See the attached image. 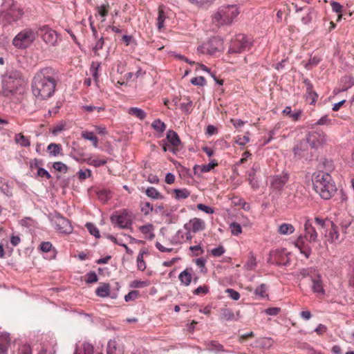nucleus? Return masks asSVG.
Masks as SVG:
<instances>
[{
	"label": "nucleus",
	"instance_id": "28",
	"mask_svg": "<svg viewBox=\"0 0 354 354\" xmlns=\"http://www.w3.org/2000/svg\"><path fill=\"white\" fill-rule=\"evenodd\" d=\"M81 136L82 138H84L85 140H90L92 143V145L95 148L98 147L99 140L97 138V136H95L94 135V133L93 132L88 131H83L81 133Z\"/></svg>",
	"mask_w": 354,
	"mask_h": 354
},
{
	"label": "nucleus",
	"instance_id": "51",
	"mask_svg": "<svg viewBox=\"0 0 354 354\" xmlns=\"http://www.w3.org/2000/svg\"><path fill=\"white\" fill-rule=\"evenodd\" d=\"M140 296V292L138 290H131L124 297V300L127 302L134 301Z\"/></svg>",
	"mask_w": 354,
	"mask_h": 354
},
{
	"label": "nucleus",
	"instance_id": "46",
	"mask_svg": "<svg viewBox=\"0 0 354 354\" xmlns=\"http://www.w3.org/2000/svg\"><path fill=\"white\" fill-rule=\"evenodd\" d=\"M218 165V162L216 160H212L208 164L203 165L201 167V170L203 173L209 172Z\"/></svg>",
	"mask_w": 354,
	"mask_h": 354
},
{
	"label": "nucleus",
	"instance_id": "11",
	"mask_svg": "<svg viewBox=\"0 0 354 354\" xmlns=\"http://www.w3.org/2000/svg\"><path fill=\"white\" fill-rule=\"evenodd\" d=\"M37 35H40L43 41L51 46H55L57 42L58 35L52 28L47 26H44L39 28Z\"/></svg>",
	"mask_w": 354,
	"mask_h": 354
},
{
	"label": "nucleus",
	"instance_id": "4",
	"mask_svg": "<svg viewBox=\"0 0 354 354\" xmlns=\"http://www.w3.org/2000/svg\"><path fill=\"white\" fill-rule=\"evenodd\" d=\"M240 13L236 5L220 6L212 15V24L216 27L231 25Z\"/></svg>",
	"mask_w": 354,
	"mask_h": 354
},
{
	"label": "nucleus",
	"instance_id": "48",
	"mask_svg": "<svg viewBox=\"0 0 354 354\" xmlns=\"http://www.w3.org/2000/svg\"><path fill=\"white\" fill-rule=\"evenodd\" d=\"M86 227L91 234L93 235L96 238L100 237V232L95 225L88 223L86 224Z\"/></svg>",
	"mask_w": 354,
	"mask_h": 354
},
{
	"label": "nucleus",
	"instance_id": "58",
	"mask_svg": "<svg viewBox=\"0 0 354 354\" xmlns=\"http://www.w3.org/2000/svg\"><path fill=\"white\" fill-rule=\"evenodd\" d=\"M209 292V288L207 286H201L194 290L195 295H206Z\"/></svg>",
	"mask_w": 354,
	"mask_h": 354
},
{
	"label": "nucleus",
	"instance_id": "27",
	"mask_svg": "<svg viewBox=\"0 0 354 354\" xmlns=\"http://www.w3.org/2000/svg\"><path fill=\"white\" fill-rule=\"evenodd\" d=\"M62 150V147L60 144L50 143L47 147V151L51 156L63 155Z\"/></svg>",
	"mask_w": 354,
	"mask_h": 354
},
{
	"label": "nucleus",
	"instance_id": "19",
	"mask_svg": "<svg viewBox=\"0 0 354 354\" xmlns=\"http://www.w3.org/2000/svg\"><path fill=\"white\" fill-rule=\"evenodd\" d=\"M312 290L317 296H324L325 290L324 289L322 277L319 274L311 277Z\"/></svg>",
	"mask_w": 354,
	"mask_h": 354
},
{
	"label": "nucleus",
	"instance_id": "32",
	"mask_svg": "<svg viewBox=\"0 0 354 354\" xmlns=\"http://www.w3.org/2000/svg\"><path fill=\"white\" fill-rule=\"evenodd\" d=\"M315 223L320 228V229H328L329 227H333V221L327 218H322L319 217H316L315 218Z\"/></svg>",
	"mask_w": 354,
	"mask_h": 354
},
{
	"label": "nucleus",
	"instance_id": "6",
	"mask_svg": "<svg viewBox=\"0 0 354 354\" xmlns=\"http://www.w3.org/2000/svg\"><path fill=\"white\" fill-rule=\"evenodd\" d=\"M37 32L34 29L26 28L21 30L12 39V45L19 49H26L36 39Z\"/></svg>",
	"mask_w": 354,
	"mask_h": 354
},
{
	"label": "nucleus",
	"instance_id": "63",
	"mask_svg": "<svg viewBox=\"0 0 354 354\" xmlns=\"http://www.w3.org/2000/svg\"><path fill=\"white\" fill-rule=\"evenodd\" d=\"M302 113L303 112L301 110H297L291 114L290 118H291V120L294 122L299 121L301 118Z\"/></svg>",
	"mask_w": 354,
	"mask_h": 354
},
{
	"label": "nucleus",
	"instance_id": "14",
	"mask_svg": "<svg viewBox=\"0 0 354 354\" xmlns=\"http://www.w3.org/2000/svg\"><path fill=\"white\" fill-rule=\"evenodd\" d=\"M295 246L299 250L306 259H308L312 253V248L308 243L306 242L305 238L300 235L294 242Z\"/></svg>",
	"mask_w": 354,
	"mask_h": 354
},
{
	"label": "nucleus",
	"instance_id": "57",
	"mask_svg": "<svg viewBox=\"0 0 354 354\" xmlns=\"http://www.w3.org/2000/svg\"><path fill=\"white\" fill-rule=\"evenodd\" d=\"M17 354H32V348L29 345L24 344L19 348Z\"/></svg>",
	"mask_w": 354,
	"mask_h": 354
},
{
	"label": "nucleus",
	"instance_id": "17",
	"mask_svg": "<svg viewBox=\"0 0 354 354\" xmlns=\"http://www.w3.org/2000/svg\"><path fill=\"white\" fill-rule=\"evenodd\" d=\"M305 235L303 236L309 243H314L317 240V232L312 223L307 221L304 224Z\"/></svg>",
	"mask_w": 354,
	"mask_h": 354
},
{
	"label": "nucleus",
	"instance_id": "50",
	"mask_svg": "<svg viewBox=\"0 0 354 354\" xmlns=\"http://www.w3.org/2000/svg\"><path fill=\"white\" fill-rule=\"evenodd\" d=\"M192 107V102L189 99H187V102H182L180 105V109H181V111L186 113H189L191 112Z\"/></svg>",
	"mask_w": 354,
	"mask_h": 354
},
{
	"label": "nucleus",
	"instance_id": "47",
	"mask_svg": "<svg viewBox=\"0 0 354 354\" xmlns=\"http://www.w3.org/2000/svg\"><path fill=\"white\" fill-rule=\"evenodd\" d=\"M230 228L231 233L234 236H238L242 232V228L239 223L234 222L230 224Z\"/></svg>",
	"mask_w": 354,
	"mask_h": 354
},
{
	"label": "nucleus",
	"instance_id": "53",
	"mask_svg": "<svg viewBox=\"0 0 354 354\" xmlns=\"http://www.w3.org/2000/svg\"><path fill=\"white\" fill-rule=\"evenodd\" d=\"M191 83L196 86H203L206 84V80L202 76L194 77L191 80Z\"/></svg>",
	"mask_w": 354,
	"mask_h": 354
},
{
	"label": "nucleus",
	"instance_id": "16",
	"mask_svg": "<svg viewBox=\"0 0 354 354\" xmlns=\"http://www.w3.org/2000/svg\"><path fill=\"white\" fill-rule=\"evenodd\" d=\"M288 179V176L286 175H280V176H274L271 177L270 178V185L271 188L273 190L280 191L283 189V186L286 185Z\"/></svg>",
	"mask_w": 354,
	"mask_h": 354
},
{
	"label": "nucleus",
	"instance_id": "64",
	"mask_svg": "<svg viewBox=\"0 0 354 354\" xmlns=\"http://www.w3.org/2000/svg\"><path fill=\"white\" fill-rule=\"evenodd\" d=\"M97 281V276L94 272H91L87 274L86 282L87 283H92Z\"/></svg>",
	"mask_w": 354,
	"mask_h": 354
},
{
	"label": "nucleus",
	"instance_id": "42",
	"mask_svg": "<svg viewBox=\"0 0 354 354\" xmlns=\"http://www.w3.org/2000/svg\"><path fill=\"white\" fill-rule=\"evenodd\" d=\"M151 127L153 129L160 133L164 132L166 129V124L159 119L155 120L152 122Z\"/></svg>",
	"mask_w": 354,
	"mask_h": 354
},
{
	"label": "nucleus",
	"instance_id": "10",
	"mask_svg": "<svg viewBox=\"0 0 354 354\" xmlns=\"http://www.w3.org/2000/svg\"><path fill=\"white\" fill-rule=\"evenodd\" d=\"M111 221L120 228L127 229L132 224V214L127 209H122L113 214L111 216Z\"/></svg>",
	"mask_w": 354,
	"mask_h": 354
},
{
	"label": "nucleus",
	"instance_id": "26",
	"mask_svg": "<svg viewBox=\"0 0 354 354\" xmlns=\"http://www.w3.org/2000/svg\"><path fill=\"white\" fill-rule=\"evenodd\" d=\"M339 232L337 227L333 223V227H329L326 232L325 236L328 241L334 242L339 238Z\"/></svg>",
	"mask_w": 354,
	"mask_h": 354
},
{
	"label": "nucleus",
	"instance_id": "12",
	"mask_svg": "<svg viewBox=\"0 0 354 354\" xmlns=\"http://www.w3.org/2000/svg\"><path fill=\"white\" fill-rule=\"evenodd\" d=\"M310 148H317L326 142V134L322 131H315L308 133L306 138Z\"/></svg>",
	"mask_w": 354,
	"mask_h": 354
},
{
	"label": "nucleus",
	"instance_id": "62",
	"mask_svg": "<svg viewBox=\"0 0 354 354\" xmlns=\"http://www.w3.org/2000/svg\"><path fill=\"white\" fill-rule=\"evenodd\" d=\"M82 109L84 111H87V112H93L94 111H97V112H100L102 111H104V108H103V107H97V106H92V105H86V106H82Z\"/></svg>",
	"mask_w": 354,
	"mask_h": 354
},
{
	"label": "nucleus",
	"instance_id": "43",
	"mask_svg": "<svg viewBox=\"0 0 354 354\" xmlns=\"http://www.w3.org/2000/svg\"><path fill=\"white\" fill-rule=\"evenodd\" d=\"M254 294L260 298H265L268 297L267 286L263 283L261 284L256 288Z\"/></svg>",
	"mask_w": 354,
	"mask_h": 354
},
{
	"label": "nucleus",
	"instance_id": "18",
	"mask_svg": "<svg viewBox=\"0 0 354 354\" xmlns=\"http://www.w3.org/2000/svg\"><path fill=\"white\" fill-rule=\"evenodd\" d=\"M310 145L306 138L299 141V142L294 147V153L295 156L299 157H305L308 152Z\"/></svg>",
	"mask_w": 354,
	"mask_h": 354
},
{
	"label": "nucleus",
	"instance_id": "21",
	"mask_svg": "<svg viewBox=\"0 0 354 354\" xmlns=\"http://www.w3.org/2000/svg\"><path fill=\"white\" fill-rule=\"evenodd\" d=\"M271 257L274 259V262L278 265H287L288 261L285 260L287 257V252L285 249H277L272 250L270 253Z\"/></svg>",
	"mask_w": 354,
	"mask_h": 354
},
{
	"label": "nucleus",
	"instance_id": "55",
	"mask_svg": "<svg viewBox=\"0 0 354 354\" xmlns=\"http://www.w3.org/2000/svg\"><path fill=\"white\" fill-rule=\"evenodd\" d=\"M65 129V124L64 123H59L55 126H54L51 129L50 132L53 135L57 136L59 133H61L62 131Z\"/></svg>",
	"mask_w": 354,
	"mask_h": 354
},
{
	"label": "nucleus",
	"instance_id": "33",
	"mask_svg": "<svg viewBox=\"0 0 354 354\" xmlns=\"http://www.w3.org/2000/svg\"><path fill=\"white\" fill-rule=\"evenodd\" d=\"M342 90L346 91L354 85V78L351 76H344L341 78Z\"/></svg>",
	"mask_w": 354,
	"mask_h": 354
},
{
	"label": "nucleus",
	"instance_id": "7",
	"mask_svg": "<svg viewBox=\"0 0 354 354\" xmlns=\"http://www.w3.org/2000/svg\"><path fill=\"white\" fill-rule=\"evenodd\" d=\"M224 49L223 40L220 37H212L197 48L198 55H214Z\"/></svg>",
	"mask_w": 354,
	"mask_h": 354
},
{
	"label": "nucleus",
	"instance_id": "38",
	"mask_svg": "<svg viewBox=\"0 0 354 354\" xmlns=\"http://www.w3.org/2000/svg\"><path fill=\"white\" fill-rule=\"evenodd\" d=\"M206 349L210 351H219L223 350V346L216 341H209L205 343Z\"/></svg>",
	"mask_w": 354,
	"mask_h": 354
},
{
	"label": "nucleus",
	"instance_id": "60",
	"mask_svg": "<svg viewBox=\"0 0 354 354\" xmlns=\"http://www.w3.org/2000/svg\"><path fill=\"white\" fill-rule=\"evenodd\" d=\"M211 252L214 257H218L225 253V249L222 245H219L218 247L213 249Z\"/></svg>",
	"mask_w": 354,
	"mask_h": 354
},
{
	"label": "nucleus",
	"instance_id": "30",
	"mask_svg": "<svg viewBox=\"0 0 354 354\" xmlns=\"http://www.w3.org/2000/svg\"><path fill=\"white\" fill-rule=\"evenodd\" d=\"M15 141L21 147H28L30 146V138L25 136L22 133H17L15 136Z\"/></svg>",
	"mask_w": 354,
	"mask_h": 354
},
{
	"label": "nucleus",
	"instance_id": "9",
	"mask_svg": "<svg viewBox=\"0 0 354 354\" xmlns=\"http://www.w3.org/2000/svg\"><path fill=\"white\" fill-rule=\"evenodd\" d=\"M206 224L204 220L199 218H191L184 225V228L187 230L186 240L191 241L192 239V233H198L205 230Z\"/></svg>",
	"mask_w": 354,
	"mask_h": 354
},
{
	"label": "nucleus",
	"instance_id": "25",
	"mask_svg": "<svg viewBox=\"0 0 354 354\" xmlns=\"http://www.w3.org/2000/svg\"><path fill=\"white\" fill-rule=\"evenodd\" d=\"M83 161L86 162L88 165L95 167H100L106 163V160L104 158H100L99 156H91L88 158L84 159Z\"/></svg>",
	"mask_w": 354,
	"mask_h": 354
},
{
	"label": "nucleus",
	"instance_id": "31",
	"mask_svg": "<svg viewBox=\"0 0 354 354\" xmlns=\"http://www.w3.org/2000/svg\"><path fill=\"white\" fill-rule=\"evenodd\" d=\"M295 227L290 223H282L278 227V232L283 235H289L295 232Z\"/></svg>",
	"mask_w": 354,
	"mask_h": 354
},
{
	"label": "nucleus",
	"instance_id": "61",
	"mask_svg": "<svg viewBox=\"0 0 354 354\" xmlns=\"http://www.w3.org/2000/svg\"><path fill=\"white\" fill-rule=\"evenodd\" d=\"M304 83L306 86V92L308 95H313L314 97H317V94L313 90V84L308 80H305Z\"/></svg>",
	"mask_w": 354,
	"mask_h": 354
},
{
	"label": "nucleus",
	"instance_id": "37",
	"mask_svg": "<svg viewBox=\"0 0 354 354\" xmlns=\"http://www.w3.org/2000/svg\"><path fill=\"white\" fill-rule=\"evenodd\" d=\"M95 9L97 13L103 18L102 21H105V17L108 15L110 10L109 4L106 3L101 6H98Z\"/></svg>",
	"mask_w": 354,
	"mask_h": 354
},
{
	"label": "nucleus",
	"instance_id": "56",
	"mask_svg": "<svg viewBox=\"0 0 354 354\" xmlns=\"http://www.w3.org/2000/svg\"><path fill=\"white\" fill-rule=\"evenodd\" d=\"M225 292L227 293L228 297L234 301H237L240 299V294L234 289L227 288L225 290Z\"/></svg>",
	"mask_w": 354,
	"mask_h": 354
},
{
	"label": "nucleus",
	"instance_id": "54",
	"mask_svg": "<svg viewBox=\"0 0 354 354\" xmlns=\"http://www.w3.org/2000/svg\"><path fill=\"white\" fill-rule=\"evenodd\" d=\"M153 209V205L150 203L146 202L142 204L141 211L145 215H148Z\"/></svg>",
	"mask_w": 354,
	"mask_h": 354
},
{
	"label": "nucleus",
	"instance_id": "40",
	"mask_svg": "<svg viewBox=\"0 0 354 354\" xmlns=\"http://www.w3.org/2000/svg\"><path fill=\"white\" fill-rule=\"evenodd\" d=\"M247 270H253L257 267L256 258L252 252H250L248 259L245 264Z\"/></svg>",
	"mask_w": 354,
	"mask_h": 354
},
{
	"label": "nucleus",
	"instance_id": "44",
	"mask_svg": "<svg viewBox=\"0 0 354 354\" xmlns=\"http://www.w3.org/2000/svg\"><path fill=\"white\" fill-rule=\"evenodd\" d=\"M221 318L225 321L233 320L234 319V314L231 310L225 308L222 310Z\"/></svg>",
	"mask_w": 354,
	"mask_h": 354
},
{
	"label": "nucleus",
	"instance_id": "5",
	"mask_svg": "<svg viewBox=\"0 0 354 354\" xmlns=\"http://www.w3.org/2000/svg\"><path fill=\"white\" fill-rule=\"evenodd\" d=\"M24 14L22 8L14 0H5L0 10V17L7 23L17 21Z\"/></svg>",
	"mask_w": 354,
	"mask_h": 354
},
{
	"label": "nucleus",
	"instance_id": "2",
	"mask_svg": "<svg viewBox=\"0 0 354 354\" xmlns=\"http://www.w3.org/2000/svg\"><path fill=\"white\" fill-rule=\"evenodd\" d=\"M313 188L325 200H328L337 192L336 185L328 171H319L313 174Z\"/></svg>",
	"mask_w": 354,
	"mask_h": 354
},
{
	"label": "nucleus",
	"instance_id": "13",
	"mask_svg": "<svg viewBox=\"0 0 354 354\" xmlns=\"http://www.w3.org/2000/svg\"><path fill=\"white\" fill-rule=\"evenodd\" d=\"M55 230L62 234H68L72 232L73 227L70 221L66 218L57 215L53 219Z\"/></svg>",
	"mask_w": 354,
	"mask_h": 354
},
{
	"label": "nucleus",
	"instance_id": "39",
	"mask_svg": "<svg viewBox=\"0 0 354 354\" xmlns=\"http://www.w3.org/2000/svg\"><path fill=\"white\" fill-rule=\"evenodd\" d=\"M100 68V63L97 62H93L90 66V73L94 78L95 82L97 81L99 77V68Z\"/></svg>",
	"mask_w": 354,
	"mask_h": 354
},
{
	"label": "nucleus",
	"instance_id": "49",
	"mask_svg": "<svg viewBox=\"0 0 354 354\" xmlns=\"http://www.w3.org/2000/svg\"><path fill=\"white\" fill-rule=\"evenodd\" d=\"M77 175L80 180H84L87 178H90L92 176L91 170L89 169H86L84 170H80Z\"/></svg>",
	"mask_w": 354,
	"mask_h": 354
},
{
	"label": "nucleus",
	"instance_id": "59",
	"mask_svg": "<svg viewBox=\"0 0 354 354\" xmlns=\"http://www.w3.org/2000/svg\"><path fill=\"white\" fill-rule=\"evenodd\" d=\"M148 285L147 281L134 280L131 282L130 287L131 288H144Z\"/></svg>",
	"mask_w": 354,
	"mask_h": 354
},
{
	"label": "nucleus",
	"instance_id": "23",
	"mask_svg": "<svg viewBox=\"0 0 354 354\" xmlns=\"http://www.w3.org/2000/svg\"><path fill=\"white\" fill-rule=\"evenodd\" d=\"M139 230L144 234V238L152 240L155 237L154 227L152 224H147L145 225L140 226Z\"/></svg>",
	"mask_w": 354,
	"mask_h": 354
},
{
	"label": "nucleus",
	"instance_id": "52",
	"mask_svg": "<svg viewBox=\"0 0 354 354\" xmlns=\"http://www.w3.org/2000/svg\"><path fill=\"white\" fill-rule=\"evenodd\" d=\"M53 168L58 171L66 173L68 171L66 165L62 162H55L53 165Z\"/></svg>",
	"mask_w": 354,
	"mask_h": 354
},
{
	"label": "nucleus",
	"instance_id": "36",
	"mask_svg": "<svg viewBox=\"0 0 354 354\" xmlns=\"http://www.w3.org/2000/svg\"><path fill=\"white\" fill-rule=\"evenodd\" d=\"M128 113L136 117L140 120H143L146 118L145 112L139 108L137 107H131L128 110Z\"/></svg>",
	"mask_w": 354,
	"mask_h": 354
},
{
	"label": "nucleus",
	"instance_id": "20",
	"mask_svg": "<svg viewBox=\"0 0 354 354\" xmlns=\"http://www.w3.org/2000/svg\"><path fill=\"white\" fill-rule=\"evenodd\" d=\"M169 10L165 6L161 5L158 7V13L157 18V27L158 30H161L165 27V23L169 18Z\"/></svg>",
	"mask_w": 354,
	"mask_h": 354
},
{
	"label": "nucleus",
	"instance_id": "35",
	"mask_svg": "<svg viewBox=\"0 0 354 354\" xmlns=\"http://www.w3.org/2000/svg\"><path fill=\"white\" fill-rule=\"evenodd\" d=\"M95 293L97 296L101 297H108L110 294V286L108 283H104L103 285L99 286L96 290Z\"/></svg>",
	"mask_w": 354,
	"mask_h": 354
},
{
	"label": "nucleus",
	"instance_id": "24",
	"mask_svg": "<svg viewBox=\"0 0 354 354\" xmlns=\"http://www.w3.org/2000/svg\"><path fill=\"white\" fill-rule=\"evenodd\" d=\"M10 344V337L8 334L3 333L0 335V354H8Z\"/></svg>",
	"mask_w": 354,
	"mask_h": 354
},
{
	"label": "nucleus",
	"instance_id": "22",
	"mask_svg": "<svg viewBox=\"0 0 354 354\" xmlns=\"http://www.w3.org/2000/svg\"><path fill=\"white\" fill-rule=\"evenodd\" d=\"M194 270L192 268H187L180 273L178 279L180 282L187 286L190 284L193 279Z\"/></svg>",
	"mask_w": 354,
	"mask_h": 354
},
{
	"label": "nucleus",
	"instance_id": "3",
	"mask_svg": "<svg viewBox=\"0 0 354 354\" xmlns=\"http://www.w3.org/2000/svg\"><path fill=\"white\" fill-rule=\"evenodd\" d=\"M23 84L22 74L19 71H9L3 77L1 94L12 98L22 93Z\"/></svg>",
	"mask_w": 354,
	"mask_h": 354
},
{
	"label": "nucleus",
	"instance_id": "1",
	"mask_svg": "<svg viewBox=\"0 0 354 354\" xmlns=\"http://www.w3.org/2000/svg\"><path fill=\"white\" fill-rule=\"evenodd\" d=\"M57 83L55 71L50 67L43 68L35 73L32 80V95L38 101L46 100L54 95Z\"/></svg>",
	"mask_w": 354,
	"mask_h": 354
},
{
	"label": "nucleus",
	"instance_id": "29",
	"mask_svg": "<svg viewBox=\"0 0 354 354\" xmlns=\"http://www.w3.org/2000/svg\"><path fill=\"white\" fill-rule=\"evenodd\" d=\"M173 197L178 201L187 198L190 196V192L185 189H174L173 190Z\"/></svg>",
	"mask_w": 354,
	"mask_h": 354
},
{
	"label": "nucleus",
	"instance_id": "34",
	"mask_svg": "<svg viewBox=\"0 0 354 354\" xmlns=\"http://www.w3.org/2000/svg\"><path fill=\"white\" fill-rule=\"evenodd\" d=\"M146 195L153 199H163L164 196L155 187H148L145 191Z\"/></svg>",
	"mask_w": 354,
	"mask_h": 354
},
{
	"label": "nucleus",
	"instance_id": "45",
	"mask_svg": "<svg viewBox=\"0 0 354 354\" xmlns=\"http://www.w3.org/2000/svg\"><path fill=\"white\" fill-rule=\"evenodd\" d=\"M248 182L253 189H257L259 187L258 179L256 178L255 173L248 174Z\"/></svg>",
	"mask_w": 354,
	"mask_h": 354
},
{
	"label": "nucleus",
	"instance_id": "15",
	"mask_svg": "<svg viewBox=\"0 0 354 354\" xmlns=\"http://www.w3.org/2000/svg\"><path fill=\"white\" fill-rule=\"evenodd\" d=\"M166 139L172 147V152L176 153L181 144V141L177 133L173 130H169L167 133Z\"/></svg>",
	"mask_w": 354,
	"mask_h": 354
},
{
	"label": "nucleus",
	"instance_id": "8",
	"mask_svg": "<svg viewBox=\"0 0 354 354\" xmlns=\"http://www.w3.org/2000/svg\"><path fill=\"white\" fill-rule=\"evenodd\" d=\"M251 44L250 40L246 35L243 34L236 35L230 41L227 54L235 55L242 53L249 50Z\"/></svg>",
	"mask_w": 354,
	"mask_h": 354
},
{
	"label": "nucleus",
	"instance_id": "41",
	"mask_svg": "<svg viewBox=\"0 0 354 354\" xmlns=\"http://www.w3.org/2000/svg\"><path fill=\"white\" fill-rule=\"evenodd\" d=\"M250 133L248 131L245 133L244 136H237L235 138V142L239 145V146H245L246 144H248L250 142V137H249Z\"/></svg>",
	"mask_w": 354,
	"mask_h": 354
}]
</instances>
